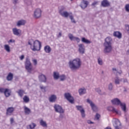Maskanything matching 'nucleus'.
Here are the masks:
<instances>
[{"label":"nucleus","mask_w":129,"mask_h":129,"mask_svg":"<svg viewBox=\"0 0 129 129\" xmlns=\"http://www.w3.org/2000/svg\"><path fill=\"white\" fill-rule=\"evenodd\" d=\"M81 59L79 58H76L73 60H70L69 65L71 70H78L81 67Z\"/></svg>","instance_id":"nucleus-2"},{"label":"nucleus","mask_w":129,"mask_h":129,"mask_svg":"<svg viewBox=\"0 0 129 129\" xmlns=\"http://www.w3.org/2000/svg\"><path fill=\"white\" fill-rule=\"evenodd\" d=\"M65 98L70 103L73 104L74 103V98L69 93H66L64 94Z\"/></svg>","instance_id":"nucleus-7"},{"label":"nucleus","mask_w":129,"mask_h":129,"mask_svg":"<svg viewBox=\"0 0 129 129\" xmlns=\"http://www.w3.org/2000/svg\"><path fill=\"white\" fill-rule=\"evenodd\" d=\"M113 89V85H112V83H110L108 85V89L110 91H111L112 89Z\"/></svg>","instance_id":"nucleus-39"},{"label":"nucleus","mask_w":129,"mask_h":129,"mask_svg":"<svg viewBox=\"0 0 129 129\" xmlns=\"http://www.w3.org/2000/svg\"><path fill=\"white\" fill-rule=\"evenodd\" d=\"M60 77V75H59V73L54 72L53 73V78L56 80H58Z\"/></svg>","instance_id":"nucleus-30"},{"label":"nucleus","mask_w":129,"mask_h":129,"mask_svg":"<svg viewBox=\"0 0 129 129\" xmlns=\"http://www.w3.org/2000/svg\"><path fill=\"white\" fill-rule=\"evenodd\" d=\"M23 101H24V102H25V103H28V102L30 101V98H29V97H27V96H25L23 97Z\"/></svg>","instance_id":"nucleus-35"},{"label":"nucleus","mask_w":129,"mask_h":129,"mask_svg":"<svg viewBox=\"0 0 129 129\" xmlns=\"http://www.w3.org/2000/svg\"><path fill=\"white\" fill-rule=\"evenodd\" d=\"M82 42L83 43H85V44H90V43H91V41H90L88 39H87L85 37H82Z\"/></svg>","instance_id":"nucleus-32"},{"label":"nucleus","mask_w":129,"mask_h":129,"mask_svg":"<svg viewBox=\"0 0 129 129\" xmlns=\"http://www.w3.org/2000/svg\"><path fill=\"white\" fill-rule=\"evenodd\" d=\"M98 63L99 64V65H103V62L102 61V59H101V58L99 57L98 58Z\"/></svg>","instance_id":"nucleus-41"},{"label":"nucleus","mask_w":129,"mask_h":129,"mask_svg":"<svg viewBox=\"0 0 129 129\" xmlns=\"http://www.w3.org/2000/svg\"><path fill=\"white\" fill-rule=\"evenodd\" d=\"M4 48L5 50H6L7 52H11V48L10 47V46L9 45L6 44L4 46Z\"/></svg>","instance_id":"nucleus-36"},{"label":"nucleus","mask_w":129,"mask_h":129,"mask_svg":"<svg viewBox=\"0 0 129 129\" xmlns=\"http://www.w3.org/2000/svg\"><path fill=\"white\" fill-rule=\"evenodd\" d=\"M32 41H33V40H31L28 41V45L32 46Z\"/></svg>","instance_id":"nucleus-55"},{"label":"nucleus","mask_w":129,"mask_h":129,"mask_svg":"<svg viewBox=\"0 0 129 129\" xmlns=\"http://www.w3.org/2000/svg\"><path fill=\"white\" fill-rule=\"evenodd\" d=\"M17 93L19 94V96L20 97H23V96L24 95V94L25 93V91L23 90H19Z\"/></svg>","instance_id":"nucleus-33"},{"label":"nucleus","mask_w":129,"mask_h":129,"mask_svg":"<svg viewBox=\"0 0 129 129\" xmlns=\"http://www.w3.org/2000/svg\"><path fill=\"white\" fill-rule=\"evenodd\" d=\"M95 91L96 92H97L99 95H106V93L105 92H102V91H101V89H100L99 88H96Z\"/></svg>","instance_id":"nucleus-22"},{"label":"nucleus","mask_w":129,"mask_h":129,"mask_svg":"<svg viewBox=\"0 0 129 129\" xmlns=\"http://www.w3.org/2000/svg\"><path fill=\"white\" fill-rule=\"evenodd\" d=\"M64 7H62L59 10L60 15H61L62 17H64V18H68V17H69L72 23H74V24H76V21L74 19L73 15H72V13H68L67 11H64Z\"/></svg>","instance_id":"nucleus-3"},{"label":"nucleus","mask_w":129,"mask_h":129,"mask_svg":"<svg viewBox=\"0 0 129 129\" xmlns=\"http://www.w3.org/2000/svg\"><path fill=\"white\" fill-rule=\"evenodd\" d=\"M111 102L112 103V104H114L115 105H120V104H121L120 100H119V99L117 98H115L111 100Z\"/></svg>","instance_id":"nucleus-13"},{"label":"nucleus","mask_w":129,"mask_h":129,"mask_svg":"<svg viewBox=\"0 0 129 129\" xmlns=\"http://www.w3.org/2000/svg\"><path fill=\"white\" fill-rule=\"evenodd\" d=\"M54 108L55 112H58V113H64V111L62 107L58 104H54Z\"/></svg>","instance_id":"nucleus-8"},{"label":"nucleus","mask_w":129,"mask_h":129,"mask_svg":"<svg viewBox=\"0 0 129 129\" xmlns=\"http://www.w3.org/2000/svg\"><path fill=\"white\" fill-rule=\"evenodd\" d=\"M107 109L109 111H112V112H115L117 114H119L120 115V114H121V112H118L117 110L115 109V108L112 106L108 107Z\"/></svg>","instance_id":"nucleus-16"},{"label":"nucleus","mask_w":129,"mask_h":129,"mask_svg":"<svg viewBox=\"0 0 129 129\" xmlns=\"http://www.w3.org/2000/svg\"><path fill=\"white\" fill-rule=\"evenodd\" d=\"M7 90H8V91H7V92H6V94H7V95H6V94H5V96L6 97H9V96H11V90H10V89H7Z\"/></svg>","instance_id":"nucleus-40"},{"label":"nucleus","mask_w":129,"mask_h":129,"mask_svg":"<svg viewBox=\"0 0 129 129\" xmlns=\"http://www.w3.org/2000/svg\"><path fill=\"white\" fill-rule=\"evenodd\" d=\"M39 123L41 126L43 127H47V122L44 121L43 119H41L39 121Z\"/></svg>","instance_id":"nucleus-29"},{"label":"nucleus","mask_w":129,"mask_h":129,"mask_svg":"<svg viewBox=\"0 0 129 129\" xmlns=\"http://www.w3.org/2000/svg\"><path fill=\"white\" fill-rule=\"evenodd\" d=\"M25 69L29 72L31 73L33 69V67H32V63L30 61V59L28 58H26L25 61Z\"/></svg>","instance_id":"nucleus-5"},{"label":"nucleus","mask_w":129,"mask_h":129,"mask_svg":"<svg viewBox=\"0 0 129 129\" xmlns=\"http://www.w3.org/2000/svg\"><path fill=\"white\" fill-rule=\"evenodd\" d=\"M105 129H111V127L108 126V127H106V128H105Z\"/></svg>","instance_id":"nucleus-58"},{"label":"nucleus","mask_w":129,"mask_h":129,"mask_svg":"<svg viewBox=\"0 0 129 129\" xmlns=\"http://www.w3.org/2000/svg\"><path fill=\"white\" fill-rule=\"evenodd\" d=\"M15 111V108L13 107H8L7 109V115H12V113Z\"/></svg>","instance_id":"nucleus-20"},{"label":"nucleus","mask_w":129,"mask_h":129,"mask_svg":"<svg viewBox=\"0 0 129 129\" xmlns=\"http://www.w3.org/2000/svg\"><path fill=\"white\" fill-rule=\"evenodd\" d=\"M32 62L35 66H36L38 64V61H37V59H33Z\"/></svg>","instance_id":"nucleus-49"},{"label":"nucleus","mask_w":129,"mask_h":129,"mask_svg":"<svg viewBox=\"0 0 129 129\" xmlns=\"http://www.w3.org/2000/svg\"><path fill=\"white\" fill-rule=\"evenodd\" d=\"M7 92H8V89H5L4 88H0V92H2V93H4V94L8 95V94H7Z\"/></svg>","instance_id":"nucleus-34"},{"label":"nucleus","mask_w":129,"mask_h":129,"mask_svg":"<svg viewBox=\"0 0 129 129\" xmlns=\"http://www.w3.org/2000/svg\"><path fill=\"white\" fill-rule=\"evenodd\" d=\"M79 95H83L86 93V89L85 88H80L78 90Z\"/></svg>","instance_id":"nucleus-23"},{"label":"nucleus","mask_w":129,"mask_h":129,"mask_svg":"<svg viewBox=\"0 0 129 129\" xmlns=\"http://www.w3.org/2000/svg\"><path fill=\"white\" fill-rule=\"evenodd\" d=\"M59 78L60 79V81H64V80H66V76H65V75H61L59 76Z\"/></svg>","instance_id":"nucleus-37"},{"label":"nucleus","mask_w":129,"mask_h":129,"mask_svg":"<svg viewBox=\"0 0 129 129\" xmlns=\"http://www.w3.org/2000/svg\"><path fill=\"white\" fill-rule=\"evenodd\" d=\"M115 83L116 84H119L120 80H119V78L118 76H116L115 79Z\"/></svg>","instance_id":"nucleus-38"},{"label":"nucleus","mask_w":129,"mask_h":129,"mask_svg":"<svg viewBox=\"0 0 129 129\" xmlns=\"http://www.w3.org/2000/svg\"><path fill=\"white\" fill-rule=\"evenodd\" d=\"M76 107L77 109V110H79V111L81 112L82 117L84 118V117H85V110H84V108H83V107L80 105H77Z\"/></svg>","instance_id":"nucleus-9"},{"label":"nucleus","mask_w":129,"mask_h":129,"mask_svg":"<svg viewBox=\"0 0 129 129\" xmlns=\"http://www.w3.org/2000/svg\"><path fill=\"white\" fill-rule=\"evenodd\" d=\"M10 122L11 123H14V119L13 118L10 119Z\"/></svg>","instance_id":"nucleus-56"},{"label":"nucleus","mask_w":129,"mask_h":129,"mask_svg":"<svg viewBox=\"0 0 129 129\" xmlns=\"http://www.w3.org/2000/svg\"><path fill=\"white\" fill-rule=\"evenodd\" d=\"M72 1H73V0H71V2H72Z\"/></svg>","instance_id":"nucleus-62"},{"label":"nucleus","mask_w":129,"mask_h":129,"mask_svg":"<svg viewBox=\"0 0 129 129\" xmlns=\"http://www.w3.org/2000/svg\"><path fill=\"white\" fill-rule=\"evenodd\" d=\"M98 5V1H94V2L92 4L91 6L93 7H95V6H97Z\"/></svg>","instance_id":"nucleus-45"},{"label":"nucleus","mask_w":129,"mask_h":129,"mask_svg":"<svg viewBox=\"0 0 129 129\" xmlns=\"http://www.w3.org/2000/svg\"><path fill=\"white\" fill-rule=\"evenodd\" d=\"M112 71H116L117 72V71L116 70V69H115V68H112Z\"/></svg>","instance_id":"nucleus-57"},{"label":"nucleus","mask_w":129,"mask_h":129,"mask_svg":"<svg viewBox=\"0 0 129 129\" xmlns=\"http://www.w3.org/2000/svg\"><path fill=\"white\" fill-rule=\"evenodd\" d=\"M120 81H121L122 82H123V83H127L128 81H127V79H121L120 80Z\"/></svg>","instance_id":"nucleus-43"},{"label":"nucleus","mask_w":129,"mask_h":129,"mask_svg":"<svg viewBox=\"0 0 129 129\" xmlns=\"http://www.w3.org/2000/svg\"><path fill=\"white\" fill-rule=\"evenodd\" d=\"M125 11L129 12V4H127L125 6Z\"/></svg>","instance_id":"nucleus-48"},{"label":"nucleus","mask_w":129,"mask_h":129,"mask_svg":"<svg viewBox=\"0 0 129 129\" xmlns=\"http://www.w3.org/2000/svg\"><path fill=\"white\" fill-rule=\"evenodd\" d=\"M114 126L115 129H121V123H120L119 120H115Z\"/></svg>","instance_id":"nucleus-14"},{"label":"nucleus","mask_w":129,"mask_h":129,"mask_svg":"<svg viewBox=\"0 0 129 129\" xmlns=\"http://www.w3.org/2000/svg\"><path fill=\"white\" fill-rule=\"evenodd\" d=\"M79 46V52L80 54H84L85 53V47L84 44H80L78 45Z\"/></svg>","instance_id":"nucleus-12"},{"label":"nucleus","mask_w":129,"mask_h":129,"mask_svg":"<svg viewBox=\"0 0 129 129\" xmlns=\"http://www.w3.org/2000/svg\"><path fill=\"white\" fill-rule=\"evenodd\" d=\"M113 36L116 37V38H118V39H121V33L118 31L114 32Z\"/></svg>","instance_id":"nucleus-26"},{"label":"nucleus","mask_w":129,"mask_h":129,"mask_svg":"<svg viewBox=\"0 0 129 129\" xmlns=\"http://www.w3.org/2000/svg\"><path fill=\"white\" fill-rule=\"evenodd\" d=\"M12 3L15 6L19 3V0H12Z\"/></svg>","instance_id":"nucleus-47"},{"label":"nucleus","mask_w":129,"mask_h":129,"mask_svg":"<svg viewBox=\"0 0 129 129\" xmlns=\"http://www.w3.org/2000/svg\"><path fill=\"white\" fill-rule=\"evenodd\" d=\"M87 102L90 104L93 111H95L96 112V111H98V108L97 107V106L92 102V101L90 100L89 99H87Z\"/></svg>","instance_id":"nucleus-6"},{"label":"nucleus","mask_w":129,"mask_h":129,"mask_svg":"<svg viewBox=\"0 0 129 129\" xmlns=\"http://www.w3.org/2000/svg\"><path fill=\"white\" fill-rule=\"evenodd\" d=\"M13 78H14V75L12 73H10L7 77V80L8 81H12Z\"/></svg>","instance_id":"nucleus-27"},{"label":"nucleus","mask_w":129,"mask_h":129,"mask_svg":"<svg viewBox=\"0 0 129 129\" xmlns=\"http://www.w3.org/2000/svg\"><path fill=\"white\" fill-rule=\"evenodd\" d=\"M101 6L103 8H107L110 6V3H109L108 0H103L101 3Z\"/></svg>","instance_id":"nucleus-15"},{"label":"nucleus","mask_w":129,"mask_h":129,"mask_svg":"<svg viewBox=\"0 0 129 129\" xmlns=\"http://www.w3.org/2000/svg\"><path fill=\"white\" fill-rule=\"evenodd\" d=\"M117 73H118L119 74H121V73L117 72Z\"/></svg>","instance_id":"nucleus-60"},{"label":"nucleus","mask_w":129,"mask_h":129,"mask_svg":"<svg viewBox=\"0 0 129 129\" xmlns=\"http://www.w3.org/2000/svg\"><path fill=\"white\" fill-rule=\"evenodd\" d=\"M103 46L104 52L110 53L112 51V38L110 37H107L105 39V42H104Z\"/></svg>","instance_id":"nucleus-1"},{"label":"nucleus","mask_w":129,"mask_h":129,"mask_svg":"<svg viewBox=\"0 0 129 129\" xmlns=\"http://www.w3.org/2000/svg\"><path fill=\"white\" fill-rule=\"evenodd\" d=\"M62 36V33L59 32L58 35H57V38H60V37Z\"/></svg>","instance_id":"nucleus-54"},{"label":"nucleus","mask_w":129,"mask_h":129,"mask_svg":"<svg viewBox=\"0 0 129 129\" xmlns=\"http://www.w3.org/2000/svg\"><path fill=\"white\" fill-rule=\"evenodd\" d=\"M26 24V21L24 20H19L17 23V27H21V26H24Z\"/></svg>","instance_id":"nucleus-24"},{"label":"nucleus","mask_w":129,"mask_h":129,"mask_svg":"<svg viewBox=\"0 0 129 129\" xmlns=\"http://www.w3.org/2000/svg\"><path fill=\"white\" fill-rule=\"evenodd\" d=\"M125 30L127 31V33H128V34H129V25H125Z\"/></svg>","instance_id":"nucleus-46"},{"label":"nucleus","mask_w":129,"mask_h":129,"mask_svg":"<svg viewBox=\"0 0 129 129\" xmlns=\"http://www.w3.org/2000/svg\"><path fill=\"white\" fill-rule=\"evenodd\" d=\"M49 102H55L57 100V96L55 95H51L48 98Z\"/></svg>","instance_id":"nucleus-21"},{"label":"nucleus","mask_w":129,"mask_h":129,"mask_svg":"<svg viewBox=\"0 0 129 129\" xmlns=\"http://www.w3.org/2000/svg\"><path fill=\"white\" fill-rule=\"evenodd\" d=\"M40 88L41 90H42V91H43V92H46V87L40 86Z\"/></svg>","instance_id":"nucleus-44"},{"label":"nucleus","mask_w":129,"mask_h":129,"mask_svg":"<svg viewBox=\"0 0 129 129\" xmlns=\"http://www.w3.org/2000/svg\"><path fill=\"white\" fill-rule=\"evenodd\" d=\"M68 37L70 39V40H71V41H77V42H78V43H79L80 42V39H79V38L78 37H76L74 36H73V34L70 33L68 35Z\"/></svg>","instance_id":"nucleus-11"},{"label":"nucleus","mask_w":129,"mask_h":129,"mask_svg":"<svg viewBox=\"0 0 129 129\" xmlns=\"http://www.w3.org/2000/svg\"><path fill=\"white\" fill-rule=\"evenodd\" d=\"M99 117H100V115L98 113H97L96 114V118H97V119H99Z\"/></svg>","instance_id":"nucleus-52"},{"label":"nucleus","mask_w":129,"mask_h":129,"mask_svg":"<svg viewBox=\"0 0 129 129\" xmlns=\"http://www.w3.org/2000/svg\"><path fill=\"white\" fill-rule=\"evenodd\" d=\"M87 123H88L89 124H92L94 123V122L91 121V120H88L87 121Z\"/></svg>","instance_id":"nucleus-50"},{"label":"nucleus","mask_w":129,"mask_h":129,"mask_svg":"<svg viewBox=\"0 0 129 129\" xmlns=\"http://www.w3.org/2000/svg\"><path fill=\"white\" fill-rule=\"evenodd\" d=\"M38 78L40 82H44V83L47 82V77L44 75L41 74L39 75Z\"/></svg>","instance_id":"nucleus-18"},{"label":"nucleus","mask_w":129,"mask_h":129,"mask_svg":"<svg viewBox=\"0 0 129 129\" xmlns=\"http://www.w3.org/2000/svg\"><path fill=\"white\" fill-rule=\"evenodd\" d=\"M12 32L15 36H21V33H22V31L17 28H13Z\"/></svg>","instance_id":"nucleus-17"},{"label":"nucleus","mask_w":129,"mask_h":129,"mask_svg":"<svg viewBox=\"0 0 129 129\" xmlns=\"http://www.w3.org/2000/svg\"><path fill=\"white\" fill-rule=\"evenodd\" d=\"M127 91V90H126V89H124V92H126Z\"/></svg>","instance_id":"nucleus-59"},{"label":"nucleus","mask_w":129,"mask_h":129,"mask_svg":"<svg viewBox=\"0 0 129 129\" xmlns=\"http://www.w3.org/2000/svg\"><path fill=\"white\" fill-rule=\"evenodd\" d=\"M44 51L46 53L51 52V47L49 45H46L44 47Z\"/></svg>","instance_id":"nucleus-31"},{"label":"nucleus","mask_w":129,"mask_h":129,"mask_svg":"<svg viewBox=\"0 0 129 129\" xmlns=\"http://www.w3.org/2000/svg\"><path fill=\"white\" fill-rule=\"evenodd\" d=\"M20 60H24V59H25V55H22L21 56H20Z\"/></svg>","instance_id":"nucleus-51"},{"label":"nucleus","mask_w":129,"mask_h":129,"mask_svg":"<svg viewBox=\"0 0 129 129\" xmlns=\"http://www.w3.org/2000/svg\"><path fill=\"white\" fill-rule=\"evenodd\" d=\"M42 47V44L41 42L39 40H35L33 42V46H31L32 51H40L41 50V47Z\"/></svg>","instance_id":"nucleus-4"},{"label":"nucleus","mask_w":129,"mask_h":129,"mask_svg":"<svg viewBox=\"0 0 129 129\" xmlns=\"http://www.w3.org/2000/svg\"><path fill=\"white\" fill-rule=\"evenodd\" d=\"M24 110L25 114H30L31 113V109H30V108H28L26 106H24Z\"/></svg>","instance_id":"nucleus-28"},{"label":"nucleus","mask_w":129,"mask_h":129,"mask_svg":"<svg viewBox=\"0 0 129 129\" xmlns=\"http://www.w3.org/2000/svg\"><path fill=\"white\" fill-rule=\"evenodd\" d=\"M15 41L14 39H10L8 43H15Z\"/></svg>","instance_id":"nucleus-53"},{"label":"nucleus","mask_w":129,"mask_h":129,"mask_svg":"<svg viewBox=\"0 0 129 129\" xmlns=\"http://www.w3.org/2000/svg\"><path fill=\"white\" fill-rule=\"evenodd\" d=\"M87 6H88V2L87 1L83 0L82 2L80 7L83 10L84 9H86L87 8Z\"/></svg>","instance_id":"nucleus-19"},{"label":"nucleus","mask_w":129,"mask_h":129,"mask_svg":"<svg viewBox=\"0 0 129 129\" xmlns=\"http://www.w3.org/2000/svg\"><path fill=\"white\" fill-rule=\"evenodd\" d=\"M29 127L30 129L35 128V127H36V124H35L34 123H32L29 125Z\"/></svg>","instance_id":"nucleus-42"},{"label":"nucleus","mask_w":129,"mask_h":129,"mask_svg":"<svg viewBox=\"0 0 129 129\" xmlns=\"http://www.w3.org/2000/svg\"><path fill=\"white\" fill-rule=\"evenodd\" d=\"M120 106H121L122 110L124 111V112H126V105L125 103H121Z\"/></svg>","instance_id":"nucleus-25"},{"label":"nucleus","mask_w":129,"mask_h":129,"mask_svg":"<svg viewBox=\"0 0 129 129\" xmlns=\"http://www.w3.org/2000/svg\"><path fill=\"white\" fill-rule=\"evenodd\" d=\"M102 73H103V71L102 72Z\"/></svg>","instance_id":"nucleus-61"},{"label":"nucleus","mask_w":129,"mask_h":129,"mask_svg":"<svg viewBox=\"0 0 129 129\" xmlns=\"http://www.w3.org/2000/svg\"><path fill=\"white\" fill-rule=\"evenodd\" d=\"M42 15V11L40 9H37L34 12V17L35 19H39Z\"/></svg>","instance_id":"nucleus-10"}]
</instances>
